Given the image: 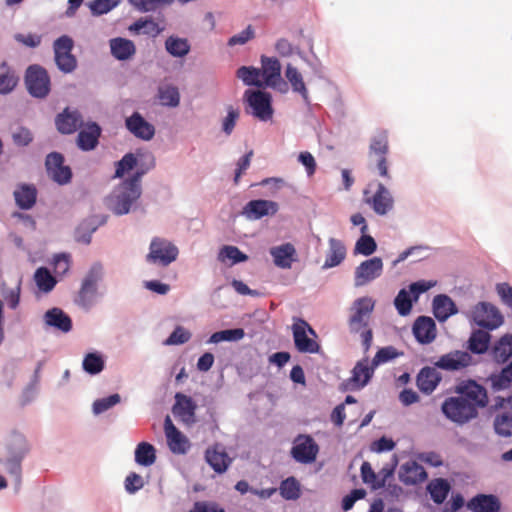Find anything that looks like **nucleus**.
I'll list each match as a JSON object with an SVG mask.
<instances>
[{"label": "nucleus", "instance_id": "nucleus-10", "mask_svg": "<svg viewBox=\"0 0 512 512\" xmlns=\"http://www.w3.org/2000/svg\"><path fill=\"white\" fill-rule=\"evenodd\" d=\"M375 368L372 363L369 364V358L364 357L354 365L351 376L341 383L342 391H357L363 389L369 384Z\"/></svg>", "mask_w": 512, "mask_h": 512}, {"label": "nucleus", "instance_id": "nucleus-17", "mask_svg": "<svg viewBox=\"0 0 512 512\" xmlns=\"http://www.w3.org/2000/svg\"><path fill=\"white\" fill-rule=\"evenodd\" d=\"M389 152V142L388 135L386 131L378 132L374 137H372L370 146H369V154L376 155L377 159V169L379 175L382 177L389 178L388 174V166H387V154Z\"/></svg>", "mask_w": 512, "mask_h": 512}, {"label": "nucleus", "instance_id": "nucleus-52", "mask_svg": "<svg viewBox=\"0 0 512 512\" xmlns=\"http://www.w3.org/2000/svg\"><path fill=\"white\" fill-rule=\"evenodd\" d=\"M494 432L500 437L512 436V415L509 412L497 414L493 422Z\"/></svg>", "mask_w": 512, "mask_h": 512}, {"label": "nucleus", "instance_id": "nucleus-38", "mask_svg": "<svg viewBox=\"0 0 512 512\" xmlns=\"http://www.w3.org/2000/svg\"><path fill=\"white\" fill-rule=\"evenodd\" d=\"M163 27H160L159 23L155 22L151 17H141L130 24V33L136 35H145L151 38H155L162 31Z\"/></svg>", "mask_w": 512, "mask_h": 512}, {"label": "nucleus", "instance_id": "nucleus-40", "mask_svg": "<svg viewBox=\"0 0 512 512\" xmlns=\"http://www.w3.org/2000/svg\"><path fill=\"white\" fill-rule=\"evenodd\" d=\"M450 491L451 485L445 478L433 479L427 485V492L429 493L431 500L437 505L444 503Z\"/></svg>", "mask_w": 512, "mask_h": 512}, {"label": "nucleus", "instance_id": "nucleus-39", "mask_svg": "<svg viewBox=\"0 0 512 512\" xmlns=\"http://www.w3.org/2000/svg\"><path fill=\"white\" fill-rule=\"evenodd\" d=\"M487 380L490 381L491 389L494 392L508 389L512 384V360L502 367L500 372L491 373Z\"/></svg>", "mask_w": 512, "mask_h": 512}, {"label": "nucleus", "instance_id": "nucleus-7", "mask_svg": "<svg viewBox=\"0 0 512 512\" xmlns=\"http://www.w3.org/2000/svg\"><path fill=\"white\" fill-rule=\"evenodd\" d=\"M471 320L475 325L488 331L499 328L504 318L497 307L489 302H479L471 311Z\"/></svg>", "mask_w": 512, "mask_h": 512}, {"label": "nucleus", "instance_id": "nucleus-59", "mask_svg": "<svg viewBox=\"0 0 512 512\" xmlns=\"http://www.w3.org/2000/svg\"><path fill=\"white\" fill-rule=\"evenodd\" d=\"M96 229L97 224L94 219L83 221L76 229V241L83 244H89L91 242V235L96 231Z\"/></svg>", "mask_w": 512, "mask_h": 512}, {"label": "nucleus", "instance_id": "nucleus-16", "mask_svg": "<svg viewBox=\"0 0 512 512\" xmlns=\"http://www.w3.org/2000/svg\"><path fill=\"white\" fill-rule=\"evenodd\" d=\"M473 364V357L467 351L453 350L439 357L434 367L444 371H460Z\"/></svg>", "mask_w": 512, "mask_h": 512}, {"label": "nucleus", "instance_id": "nucleus-3", "mask_svg": "<svg viewBox=\"0 0 512 512\" xmlns=\"http://www.w3.org/2000/svg\"><path fill=\"white\" fill-rule=\"evenodd\" d=\"M245 113L261 122L272 120L274 114L271 93L260 89H247L243 95Z\"/></svg>", "mask_w": 512, "mask_h": 512}, {"label": "nucleus", "instance_id": "nucleus-44", "mask_svg": "<svg viewBox=\"0 0 512 512\" xmlns=\"http://www.w3.org/2000/svg\"><path fill=\"white\" fill-rule=\"evenodd\" d=\"M286 78L291 84L292 90L301 95L306 104L310 103L308 90L303 81V77L298 69L291 64H288L285 72Z\"/></svg>", "mask_w": 512, "mask_h": 512}, {"label": "nucleus", "instance_id": "nucleus-1", "mask_svg": "<svg viewBox=\"0 0 512 512\" xmlns=\"http://www.w3.org/2000/svg\"><path fill=\"white\" fill-rule=\"evenodd\" d=\"M155 165V156L149 149L140 148L130 152V213H145L144 206L139 202L142 195L141 178Z\"/></svg>", "mask_w": 512, "mask_h": 512}, {"label": "nucleus", "instance_id": "nucleus-35", "mask_svg": "<svg viewBox=\"0 0 512 512\" xmlns=\"http://www.w3.org/2000/svg\"><path fill=\"white\" fill-rule=\"evenodd\" d=\"M205 460L217 474L225 473L232 462V459L224 450H218V446L208 448L205 451Z\"/></svg>", "mask_w": 512, "mask_h": 512}, {"label": "nucleus", "instance_id": "nucleus-9", "mask_svg": "<svg viewBox=\"0 0 512 512\" xmlns=\"http://www.w3.org/2000/svg\"><path fill=\"white\" fill-rule=\"evenodd\" d=\"M298 322L292 326L293 340L296 350L299 353L315 354L320 351V345L308 334L317 337L316 331L303 319L299 318Z\"/></svg>", "mask_w": 512, "mask_h": 512}, {"label": "nucleus", "instance_id": "nucleus-15", "mask_svg": "<svg viewBox=\"0 0 512 512\" xmlns=\"http://www.w3.org/2000/svg\"><path fill=\"white\" fill-rule=\"evenodd\" d=\"M45 166L48 176L59 185H65L71 181L72 171L69 166L64 165V157L61 153L48 154Z\"/></svg>", "mask_w": 512, "mask_h": 512}, {"label": "nucleus", "instance_id": "nucleus-51", "mask_svg": "<svg viewBox=\"0 0 512 512\" xmlns=\"http://www.w3.org/2000/svg\"><path fill=\"white\" fill-rule=\"evenodd\" d=\"M82 367L85 372L91 375L99 374L105 367V360L98 352H91L85 355Z\"/></svg>", "mask_w": 512, "mask_h": 512}, {"label": "nucleus", "instance_id": "nucleus-36", "mask_svg": "<svg viewBox=\"0 0 512 512\" xmlns=\"http://www.w3.org/2000/svg\"><path fill=\"white\" fill-rule=\"evenodd\" d=\"M328 243L329 251L322 266L323 270L340 265L346 257V247L341 240L331 237Z\"/></svg>", "mask_w": 512, "mask_h": 512}, {"label": "nucleus", "instance_id": "nucleus-13", "mask_svg": "<svg viewBox=\"0 0 512 512\" xmlns=\"http://www.w3.org/2000/svg\"><path fill=\"white\" fill-rule=\"evenodd\" d=\"M73 41L64 35L54 42L55 61L58 68L64 73L72 72L77 66V60L72 55Z\"/></svg>", "mask_w": 512, "mask_h": 512}, {"label": "nucleus", "instance_id": "nucleus-19", "mask_svg": "<svg viewBox=\"0 0 512 512\" xmlns=\"http://www.w3.org/2000/svg\"><path fill=\"white\" fill-rule=\"evenodd\" d=\"M261 75L264 80V85L267 87L276 88L277 84L283 86L284 89L279 88V91H286L287 84L281 78V65L277 58L261 56Z\"/></svg>", "mask_w": 512, "mask_h": 512}, {"label": "nucleus", "instance_id": "nucleus-11", "mask_svg": "<svg viewBox=\"0 0 512 512\" xmlns=\"http://www.w3.org/2000/svg\"><path fill=\"white\" fill-rule=\"evenodd\" d=\"M25 85L33 97L45 98L50 92V77L43 67L34 64L26 70Z\"/></svg>", "mask_w": 512, "mask_h": 512}, {"label": "nucleus", "instance_id": "nucleus-34", "mask_svg": "<svg viewBox=\"0 0 512 512\" xmlns=\"http://www.w3.org/2000/svg\"><path fill=\"white\" fill-rule=\"evenodd\" d=\"M491 344V334L488 330L476 329L470 334L467 341V350L475 355L485 354Z\"/></svg>", "mask_w": 512, "mask_h": 512}, {"label": "nucleus", "instance_id": "nucleus-27", "mask_svg": "<svg viewBox=\"0 0 512 512\" xmlns=\"http://www.w3.org/2000/svg\"><path fill=\"white\" fill-rule=\"evenodd\" d=\"M57 130L62 134H72L83 125V118L79 111L65 108L55 118Z\"/></svg>", "mask_w": 512, "mask_h": 512}, {"label": "nucleus", "instance_id": "nucleus-37", "mask_svg": "<svg viewBox=\"0 0 512 512\" xmlns=\"http://www.w3.org/2000/svg\"><path fill=\"white\" fill-rule=\"evenodd\" d=\"M491 355L497 364H505L512 358V334L501 336L492 346Z\"/></svg>", "mask_w": 512, "mask_h": 512}, {"label": "nucleus", "instance_id": "nucleus-20", "mask_svg": "<svg viewBox=\"0 0 512 512\" xmlns=\"http://www.w3.org/2000/svg\"><path fill=\"white\" fill-rule=\"evenodd\" d=\"M102 277V266L95 264L91 267L85 278L83 279L81 289L78 294L79 303L83 306L91 304L93 297L97 291V283Z\"/></svg>", "mask_w": 512, "mask_h": 512}, {"label": "nucleus", "instance_id": "nucleus-5", "mask_svg": "<svg viewBox=\"0 0 512 512\" xmlns=\"http://www.w3.org/2000/svg\"><path fill=\"white\" fill-rule=\"evenodd\" d=\"M29 447L25 437L19 433H14L10 436L7 442L8 456L5 462L8 473L15 478L17 483H20L22 467L21 463Z\"/></svg>", "mask_w": 512, "mask_h": 512}, {"label": "nucleus", "instance_id": "nucleus-24", "mask_svg": "<svg viewBox=\"0 0 512 512\" xmlns=\"http://www.w3.org/2000/svg\"><path fill=\"white\" fill-rule=\"evenodd\" d=\"M432 312L439 323H444L458 313V307L450 296L438 294L433 298Z\"/></svg>", "mask_w": 512, "mask_h": 512}, {"label": "nucleus", "instance_id": "nucleus-62", "mask_svg": "<svg viewBox=\"0 0 512 512\" xmlns=\"http://www.w3.org/2000/svg\"><path fill=\"white\" fill-rule=\"evenodd\" d=\"M19 77L13 70L8 69L5 73L0 74V94H8L17 86Z\"/></svg>", "mask_w": 512, "mask_h": 512}, {"label": "nucleus", "instance_id": "nucleus-55", "mask_svg": "<svg viewBox=\"0 0 512 512\" xmlns=\"http://www.w3.org/2000/svg\"><path fill=\"white\" fill-rule=\"evenodd\" d=\"M174 0H130L136 10L142 13L154 12L159 8L169 6Z\"/></svg>", "mask_w": 512, "mask_h": 512}, {"label": "nucleus", "instance_id": "nucleus-23", "mask_svg": "<svg viewBox=\"0 0 512 512\" xmlns=\"http://www.w3.org/2000/svg\"><path fill=\"white\" fill-rule=\"evenodd\" d=\"M106 207L116 215L128 213V180H123L105 199Z\"/></svg>", "mask_w": 512, "mask_h": 512}, {"label": "nucleus", "instance_id": "nucleus-41", "mask_svg": "<svg viewBox=\"0 0 512 512\" xmlns=\"http://www.w3.org/2000/svg\"><path fill=\"white\" fill-rule=\"evenodd\" d=\"M45 322L47 325L55 327L62 332H69L72 328V321L68 315H66L59 308H52L45 313Z\"/></svg>", "mask_w": 512, "mask_h": 512}, {"label": "nucleus", "instance_id": "nucleus-26", "mask_svg": "<svg viewBox=\"0 0 512 512\" xmlns=\"http://www.w3.org/2000/svg\"><path fill=\"white\" fill-rule=\"evenodd\" d=\"M424 467L414 460L401 465L398 473L399 480L405 485H416L427 479Z\"/></svg>", "mask_w": 512, "mask_h": 512}, {"label": "nucleus", "instance_id": "nucleus-31", "mask_svg": "<svg viewBox=\"0 0 512 512\" xmlns=\"http://www.w3.org/2000/svg\"><path fill=\"white\" fill-rule=\"evenodd\" d=\"M130 134L143 141H150L155 135V126L139 112L130 115Z\"/></svg>", "mask_w": 512, "mask_h": 512}, {"label": "nucleus", "instance_id": "nucleus-32", "mask_svg": "<svg viewBox=\"0 0 512 512\" xmlns=\"http://www.w3.org/2000/svg\"><path fill=\"white\" fill-rule=\"evenodd\" d=\"M275 266L281 269H290L296 261V249L291 243H284L270 249Z\"/></svg>", "mask_w": 512, "mask_h": 512}, {"label": "nucleus", "instance_id": "nucleus-61", "mask_svg": "<svg viewBox=\"0 0 512 512\" xmlns=\"http://www.w3.org/2000/svg\"><path fill=\"white\" fill-rule=\"evenodd\" d=\"M226 112L227 115L222 120L221 129L225 135L229 136L232 134L235 128L237 120L240 116V112L238 108H234L232 105H228L226 107Z\"/></svg>", "mask_w": 512, "mask_h": 512}, {"label": "nucleus", "instance_id": "nucleus-4", "mask_svg": "<svg viewBox=\"0 0 512 512\" xmlns=\"http://www.w3.org/2000/svg\"><path fill=\"white\" fill-rule=\"evenodd\" d=\"M441 412L446 419L458 426H463L478 417L479 411L466 403L459 396L445 398L441 404Z\"/></svg>", "mask_w": 512, "mask_h": 512}, {"label": "nucleus", "instance_id": "nucleus-8", "mask_svg": "<svg viewBox=\"0 0 512 512\" xmlns=\"http://www.w3.org/2000/svg\"><path fill=\"white\" fill-rule=\"evenodd\" d=\"M179 255L178 247L171 241L154 237L149 246L147 261L161 266H168L174 262Z\"/></svg>", "mask_w": 512, "mask_h": 512}, {"label": "nucleus", "instance_id": "nucleus-21", "mask_svg": "<svg viewBox=\"0 0 512 512\" xmlns=\"http://www.w3.org/2000/svg\"><path fill=\"white\" fill-rule=\"evenodd\" d=\"M164 431L167 444L170 451L174 454H185L189 450L190 444L178 428L173 424L169 415L164 419Z\"/></svg>", "mask_w": 512, "mask_h": 512}, {"label": "nucleus", "instance_id": "nucleus-33", "mask_svg": "<svg viewBox=\"0 0 512 512\" xmlns=\"http://www.w3.org/2000/svg\"><path fill=\"white\" fill-rule=\"evenodd\" d=\"M369 203L376 214L385 215L392 210L394 201L386 186L378 183L377 190Z\"/></svg>", "mask_w": 512, "mask_h": 512}, {"label": "nucleus", "instance_id": "nucleus-60", "mask_svg": "<svg viewBox=\"0 0 512 512\" xmlns=\"http://www.w3.org/2000/svg\"><path fill=\"white\" fill-rule=\"evenodd\" d=\"M121 397L119 394H112L108 397L97 399L93 402L92 411L95 415L102 414L120 403Z\"/></svg>", "mask_w": 512, "mask_h": 512}, {"label": "nucleus", "instance_id": "nucleus-30", "mask_svg": "<svg viewBox=\"0 0 512 512\" xmlns=\"http://www.w3.org/2000/svg\"><path fill=\"white\" fill-rule=\"evenodd\" d=\"M442 380V375L435 368L425 366L416 377L418 389L424 394H431Z\"/></svg>", "mask_w": 512, "mask_h": 512}, {"label": "nucleus", "instance_id": "nucleus-6", "mask_svg": "<svg viewBox=\"0 0 512 512\" xmlns=\"http://www.w3.org/2000/svg\"><path fill=\"white\" fill-rule=\"evenodd\" d=\"M454 392L478 411L487 407L489 403L487 389L474 379L461 380L455 385Z\"/></svg>", "mask_w": 512, "mask_h": 512}, {"label": "nucleus", "instance_id": "nucleus-53", "mask_svg": "<svg viewBox=\"0 0 512 512\" xmlns=\"http://www.w3.org/2000/svg\"><path fill=\"white\" fill-rule=\"evenodd\" d=\"M376 250L377 242L371 235L367 234L366 232L361 234V236L356 241L353 252L355 255H363L368 257L375 253Z\"/></svg>", "mask_w": 512, "mask_h": 512}, {"label": "nucleus", "instance_id": "nucleus-29", "mask_svg": "<svg viewBox=\"0 0 512 512\" xmlns=\"http://www.w3.org/2000/svg\"><path fill=\"white\" fill-rule=\"evenodd\" d=\"M467 508L472 512H500V499L494 494L479 493L468 500Z\"/></svg>", "mask_w": 512, "mask_h": 512}, {"label": "nucleus", "instance_id": "nucleus-57", "mask_svg": "<svg viewBox=\"0 0 512 512\" xmlns=\"http://www.w3.org/2000/svg\"><path fill=\"white\" fill-rule=\"evenodd\" d=\"M398 466V457L393 455L388 463H385L384 466L380 469L378 474V482L375 486H373V491L382 489L385 487V483L389 478H391L395 470Z\"/></svg>", "mask_w": 512, "mask_h": 512}, {"label": "nucleus", "instance_id": "nucleus-49", "mask_svg": "<svg viewBox=\"0 0 512 512\" xmlns=\"http://www.w3.org/2000/svg\"><path fill=\"white\" fill-rule=\"evenodd\" d=\"M248 258L247 254L242 252L238 247L232 245L223 246L218 253V260L221 262L229 260L230 265L246 262Z\"/></svg>", "mask_w": 512, "mask_h": 512}, {"label": "nucleus", "instance_id": "nucleus-25", "mask_svg": "<svg viewBox=\"0 0 512 512\" xmlns=\"http://www.w3.org/2000/svg\"><path fill=\"white\" fill-rule=\"evenodd\" d=\"M197 405L194 400L183 393H176L172 413L185 423H194Z\"/></svg>", "mask_w": 512, "mask_h": 512}, {"label": "nucleus", "instance_id": "nucleus-43", "mask_svg": "<svg viewBox=\"0 0 512 512\" xmlns=\"http://www.w3.org/2000/svg\"><path fill=\"white\" fill-rule=\"evenodd\" d=\"M165 49L172 57L183 58L190 52L191 45L188 39L171 35L165 40Z\"/></svg>", "mask_w": 512, "mask_h": 512}, {"label": "nucleus", "instance_id": "nucleus-12", "mask_svg": "<svg viewBox=\"0 0 512 512\" xmlns=\"http://www.w3.org/2000/svg\"><path fill=\"white\" fill-rule=\"evenodd\" d=\"M383 273V261L380 257H372L362 261L354 271V285L362 287L380 277Z\"/></svg>", "mask_w": 512, "mask_h": 512}, {"label": "nucleus", "instance_id": "nucleus-50", "mask_svg": "<svg viewBox=\"0 0 512 512\" xmlns=\"http://www.w3.org/2000/svg\"><path fill=\"white\" fill-rule=\"evenodd\" d=\"M279 492L285 500H297L301 495L300 483L293 476L287 477L281 481Z\"/></svg>", "mask_w": 512, "mask_h": 512}, {"label": "nucleus", "instance_id": "nucleus-54", "mask_svg": "<svg viewBox=\"0 0 512 512\" xmlns=\"http://www.w3.org/2000/svg\"><path fill=\"white\" fill-rule=\"evenodd\" d=\"M414 302L416 301L410 293L402 288L394 299V306L400 316H407L410 314Z\"/></svg>", "mask_w": 512, "mask_h": 512}, {"label": "nucleus", "instance_id": "nucleus-47", "mask_svg": "<svg viewBox=\"0 0 512 512\" xmlns=\"http://www.w3.org/2000/svg\"><path fill=\"white\" fill-rule=\"evenodd\" d=\"M245 332L243 328L224 329L211 334L207 340L208 344H218L221 342H236L243 339Z\"/></svg>", "mask_w": 512, "mask_h": 512}, {"label": "nucleus", "instance_id": "nucleus-2", "mask_svg": "<svg viewBox=\"0 0 512 512\" xmlns=\"http://www.w3.org/2000/svg\"><path fill=\"white\" fill-rule=\"evenodd\" d=\"M375 307V301L368 296L357 298L350 310L348 328L351 334H360L363 351H369L373 341V331L369 328V320Z\"/></svg>", "mask_w": 512, "mask_h": 512}, {"label": "nucleus", "instance_id": "nucleus-64", "mask_svg": "<svg viewBox=\"0 0 512 512\" xmlns=\"http://www.w3.org/2000/svg\"><path fill=\"white\" fill-rule=\"evenodd\" d=\"M110 48L112 55L119 60L128 59V39L114 38L110 40Z\"/></svg>", "mask_w": 512, "mask_h": 512}, {"label": "nucleus", "instance_id": "nucleus-46", "mask_svg": "<svg viewBox=\"0 0 512 512\" xmlns=\"http://www.w3.org/2000/svg\"><path fill=\"white\" fill-rule=\"evenodd\" d=\"M157 98L164 107L175 108L180 103V93L176 86L167 84L159 86Z\"/></svg>", "mask_w": 512, "mask_h": 512}, {"label": "nucleus", "instance_id": "nucleus-14", "mask_svg": "<svg viewBox=\"0 0 512 512\" xmlns=\"http://www.w3.org/2000/svg\"><path fill=\"white\" fill-rule=\"evenodd\" d=\"M319 446L310 435H300L291 448L292 458L300 464L315 462Z\"/></svg>", "mask_w": 512, "mask_h": 512}, {"label": "nucleus", "instance_id": "nucleus-42", "mask_svg": "<svg viewBox=\"0 0 512 512\" xmlns=\"http://www.w3.org/2000/svg\"><path fill=\"white\" fill-rule=\"evenodd\" d=\"M14 198L21 209L28 210L36 202L37 190L33 185L22 184L14 191Z\"/></svg>", "mask_w": 512, "mask_h": 512}, {"label": "nucleus", "instance_id": "nucleus-28", "mask_svg": "<svg viewBox=\"0 0 512 512\" xmlns=\"http://www.w3.org/2000/svg\"><path fill=\"white\" fill-rule=\"evenodd\" d=\"M77 136V145L83 151H90L96 148L101 136V128L96 122H88L80 127Z\"/></svg>", "mask_w": 512, "mask_h": 512}, {"label": "nucleus", "instance_id": "nucleus-58", "mask_svg": "<svg viewBox=\"0 0 512 512\" xmlns=\"http://www.w3.org/2000/svg\"><path fill=\"white\" fill-rule=\"evenodd\" d=\"M402 354H403L402 352H399L393 346L382 347L376 352L371 363H372L373 367L376 369V367H378L379 365L388 363V362L398 358Z\"/></svg>", "mask_w": 512, "mask_h": 512}, {"label": "nucleus", "instance_id": "nucleus-22", "mask_svg": "<svg viewBox=\"0 0 512 512\" xmlns=\"http://www.w3.org/2000/svg\"><path fill=\"white\" fill-rule=\"evenodd\" d=\"M412 333L419 344H430L437 336L436 323L429 316H419L412 326Z\"/></svg>", "mask_w": 512, "mask_h": 512}, {"label": "nucleus", "instance_id": "nucleus-48", "mask_svg": "<svg viewBox=\"0 0 512 512\" xmlns=\"http://www.w3.org/2000/svg\"><path fill=\"white\" fill-rule=\"evenodd\" d=\"M236 75L246 86L263 87L264 82L260 80L261 70L254 66H241Z\"/></svg>", "mask_w": 512, "mask_h": 512}, {"label": "nucleus", "instance_id": "nucleus-56", "mask_svg": "<svg viewBox=\"0 0 512 512\" xmlns=\"http://www.w3.org/2000/svg\"><path fill=\"white\" fill-rule=\"evenodd\" d=\"M34 279L38 288L43 292H50L56 285L55 278L45 267H40L36 270Z\"/></svg>", "mask_w": 512, "mask_h": 512}, {"label": "nucleus", "instance_id": "nucleus-45", "mask_svg": "<svg viewBox=\"0 0 512 512\" xmlns=\"http://www.w3.org/2000/svg\"><path fill=\"white\" fill-rule=\"evenodd\" d=\"M135 462L142 467H150L156 461V449L149 442H140L134 451Z\"/></svg>", "mask_w": 512, "mask_h": 512}, {"label": "nucleus", "instance_id": "nucleus-18", "mask_svg": "<svg viewBox=\"0 0 512 512\" xmlns=\"http://www.w3.org/2000/svg\"><path fill=\"white\" fill-rule=\"evenodd\" d=\"M279 210V204L273 200L253 199L247 202L241 214L248 220H260L266 216H273Z\"/></svg>", "mask_w": 512, "mask_h": 512}, {"label": "nucleus", "instance_id": "nucleus-63", "mask_svg": "<svg viewBox=\"0 0 512 512\" xmlns=\"http://www.w3.org/2000/svg\"><path fill=\"white\" fill-rule=\"evenodd\" d=\"M191 332L182 326H176L169 337L164 341L165 345H182L191 338Z\"/></svg>", "mask_w": 512, "mask_h": 512}]
</instances>
